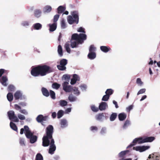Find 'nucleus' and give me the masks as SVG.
Instances as JSON below:
<instances>
[{"label": "nucleus", "instance_id": "nucleus-1", "mask_svg": "<svg viewBox=\"0 0 160 160\" xmlns=\"http://www.w3.org/2000/svg\"><path fill=\"white\" fill-rule=\"evenodd\" d=\"M53 127L52 125H49L47 128L46 135L43 136L42 138V145L44 147H47L50 144L48 152L52 154L56 149V147L54 144V141L52 138Z\"/></svg>", "mask_w": 160, "mask_h": 160}, {"label": "nucleus", "instance_id": "nucleus-2", "mask_svg": "<svg viewBox=\"0 0 160 160\" xmlns=\"http://www.w3.org/2000/svg\"><path fill=\"white\" fill-rule=\"evenodd\" d=\"M50 67L47 65H39L32 69L31 75L34 77L40 75L42 76L46 75L50 72Z\"/></svg>", "mask_w": 160, "mask_h": 160}, {"label": "nucleus", "instance_id": "nucleus-3", "mask_svg": "<svg viewBox=\"0 0 160 160\" xmlns=\"http://www.w3.org/2000/svg\"><path fill=\"white\" fill-rule=\"evenodd\" d=\"M87 36L83 33L79 35L74 33L72 35L71 39V46L72 48H76L79 44L82 43L83 41L86 39Z\"/></svg>", "mask_w": 160, "mask_h": 160}, {"label": "nucleus", "instance_id": "nucleus-4", "mask_svg": "<svg viewBox=\"0 0 160 160\" xmlns=\"http://www.w3.org/2000/svg\"><path fill=\"white\" fill-rule=\"evenodd\" d=\"M25 134L26 137L30 139V142L32 143H34L37 140V137L36 136H33V133L29 130L28 127L25 126L24 128H21L20 130V133L21 134H23L24 132Z\"/></svg>", "mask_w": 160, "mask_h": 160}, {"label": "nucleus", "instance_id": "nucleus-5", "mask_svg": "<svg viewBox=\"0 0 160 160\" xmlns=\"http://www.w3.org/2000/svg\"><path fill=\"white\" fill-rule=\"evenodd\" d=\"M155 139V138L153 137H140L136 138L134 139L132 142V144H131L128 146L127 148H128L135 145L137 143L141 144L146 142H151Z\"/></svg>", "mask_w": 160, "mask_h": 160}, {"label": "nucleus", "instance_id": "nucleus-6", "mask_svg": "<svg viewBox=\"0 0 160 160\" xmlns=\"http://www.w3.org/2000/svg\"><path fill=\"white\" fill-rule=\"evenodd\" d=\"M72 16H69L68 17V22L70 24H72L75 22L78 24V13L77 11H74L72 13Z\"/></svg>", "mask_w": 160, "mask_h": 160}, {"label": "nucleus", "instance_id": "nucleus-7", "mask_svg": "<svg viewBox=\"0 0 160 160\" xmlns=\"http://www.w3.org/2000/svg\"><path fill=\"white\" fill-rule=\"evenodd\" d=\"M67 63V60L66 59H63L60 61V65H57V68L60 70H64L66 69V68L65 66Z\"/></svg>", "mask_w": 160, "mask_h": 160}, {"label": "nucleus", "instance_id": "nucleus-8", "mask_svg": "<svg viewBox=\"0 0 160 160\" xmlns=\"http://www.w3.org/2000/svg\"><path fill=\"white\" fill-rule=\"evenodd\" d=\"M68 84L69 82L67 81L64 82L62 84L63 89L66 92H70L72 90V87Z\"/></svg>", "mask_w": 160, "mask_h": 160}, {"label": "nucleus", "instance_id": "nucleus-9", "mask_svg": "<svg viewBox=\"0 0 160 160\" xmlns=\"http://www.w3.org/2000/svg\"><path fill=\"white\" fill-rule=\"evenodd\" d=\"M150 148L149 146H138L134 147H133V150H135L137 151H139L140 152H144Z\"/></svg>", "mask_w": 160, "mask_h": 160}, {"label": "nucleus", "instance_id": "nucleus-10", "mask_svg": "<svg viewBox=\"0 0 160 160\" xmlns=\"http://www.w3.org/2000/svg\"><path fill=\"white\" fill-rule=\"evenodd\" d=\"M15 99L16 100L20 99L21 100L25 99L26 98L24 95H22V92L20 91H17L14 94Z\"/></svg>", "mask_w": 160, "mask_h": 160}, {"label": "nucleus", "instance_id": "nucleus-11", "mask_svg": "<svg viewBox=\"0 0 160 160\" xmlns=\"http://www.w3.org/2000/svg\"><path fill=\"white\" fill-rule=\"evenodd\" d=\"M80 79L79 76L76 74H74L73 75V78L71 79L70 82V83L71 85H73L75 84L77 81H79Z\"/></svg>", "mask_w": 160, "mask_h": 160}, {"label": "nucleus", "instance_id": "nucleus-12", "mask_svg": "<svg viewBox=\"0 0 160 160\" xmlns=\"http://www.w3.org/2000/svg\"><path fill=\"white\" fill-rule=\"evenodd\" d=\"M60 124L61 128H66L68 126V121L65 119H61L60 120Z\"/></svg>", "mask_w": 160, "mask_h": 160}, {"label": "nucleus", "instance_id": "nucleus-13", "mask_svg": "<svg viewBox=\"0 0 160 160\" xmlns=\"http://www.w3.org/2000/svg\"><path fill=\"white\" fill-rule=\"evenodd\" d=\"M108 107V105L107 103L105 102H102L99 104V108L101 111L105 110Z\"/></svg>", "mask_w": 160, "mask_h": 160}, {"label": "nucleus", "instance_id": "nucleus-14", "mask_svg": "<svg viewBox=\"0 0 160 160\" xmlns=\"http://www.w3.org/2000/svg\"><path fill=\"white\" fill-rule=\"evenodd\" d=\"M42 11L39 9H36L34 10V16L37 18L40 17L42 14Z\"/></svg>", "mask_w": 160, "mask_h": 160}, {"label": "nucleus", "instance_id": "nucleus-15", "mask_svg": "<svg viewBox=\"0 0 160 160\" xmlns=\"http://www.w3.org/2000/svg\"><path fill=\"white\" fill-rule=\"evenodd\" d=\"M47 117H44L43 115H40L37 118V120L38 122H42L44 121H45Z\"/></svg>", "mask_w": 160, "mask_h": 160}, {"label": "nucleus", "instance_id": "nucleus-16", "mask_svg": "<svg viewBox=\"0 0 160 160\" xmlns=\"http://www.w3.org/2000/svg\"><path fill=\"white\" fill-rule=\"evenodd\" d=\"M52 7L49 5L45 6L43 8V12L44 13H48L50 12L52 10Z\"/></svg>", "mask_w": 160, "mask_h": 160}, {"label": "nucleus", "instance_id": "nucleus-17", "mask_svg": "<svg viewBox=\"0 0 160 160\" xmlns=\"http://www.w3.org/2000/svg\"><path fill=\"white\" fill-rule=\"evenodd\" d=\"M49 30L51 32H53L55 31L57 28V24L56 23H54L52 24H49Z\"/></svg>", "mask_w": 160, "mask_h": 160}, {"label": "nucleus", "instance_id": "nucleus-18", "mask_svg": "<svg viewBox=\"0 0 160 160\" xmlns=\"http://www.w3.org/2000/svg\"><path fill=\"white\" fill-rule=\"evenodd\" d=\"M32 27L35 30H39L42 28V25L40 23H37L33 25Z\"/></svg>", "mask_w": 160, "mask_h": 160}, {"label": "nucleus", "instance_id": "nucleus-19", "mask_svg": "<svg viewBox=\"0 0 160 160\" xmlns=\"http://www.w3.org/2000/svg\"><path fill=\"white\" fill-rule=\"evenodd\" d=\"M100 49L102 51L105 53L111 50L109 47L105 46H101Z\"/></svg>", "mask_w": 160, "mask_h": 160}, {"label": "nucleus", "instance_id": "nucleus-20", "mask_svg": "<svg viewBox=\"0 0 160 160\" xmlns=\"http://www.w3.org/2000/svg\"><path fill=\"white\" fill-rule=\"evenodd\" d=\"M42 92L44 96L46 97H48L49 96V92L46 88H42Z\"/></svg>", "mask_w": 160, "mask_h": 160}, {"label": "nucleus", "instance_id": "nucleus-21", "mask_svg": "<svg viewBox=\"0 0 160 160\" xmlns=\"http://www.w3.org/2000/svg\"><path fill=\"white\" fill-rule=\"evenodd\" d=\"M126 117L127 115L124 113H121L118 115V118L120 121L124 120L126 118Z\"/></svg>", "mask_w": 160, "mask_h": 160}, {"label": "nucleus", "instance_id": "nucleus-22", "mask_svg": "<svg viewBox=\"0 0 160 160\" xmlns=\"http://www.w3.org/2000/svg\"><path fill=\"white\" fill-rule=\"evenodd\" d=\"M96 118L98 120L102 121L104 118L103 113H100L96 116Z\"/></svg>", "mask_w": 160, "mask_h": 160}, {"label": "nucleus", "instance_id": "nucleus-23", "mask_svg": "<svg viewBox=\"0 0 160 160\" xmlns=\"http://www.w3.org/2000/svg\"><path fill=\"white\" fill-rule=\"evenodd\" d=\"M88 57L91 59H93L96 57V53L95 52H89L88 55Z\"/></svg>", "mask_w": 160, "mask_h": 160}, {"label": "nucleus", "instance_id": "nucleus-24", "mask_svg": "<svg viewBox=\"0 0 160 160\" xmlns=\"http://www.w3.org/2000/svg\"><path fill=\"white\" fill-rule=\"evenodd\" d=\"M66 9V8L65 7H64L62 6H59L58 8V13H61L63 12H64Z\"/></svg>", "mask_w": 160, "mask_h": 160}, {"label": "nucleus", "instance_id": "nucleus-25", "mask_svg": "<svg viewBox=\"0 0 160 160\" xmlns=\"http://www.w3.org/2000/svg\"><path fill=\"white\" fill-rule=\"evenodd\" d=\"M68 99L70 102H73L76 101L77 98L76 97L71 94L69 95L68 97Z\"/></svg>", "mask_w": 160, "mask_h": 160}, {"label": "nucleus", "instance_id": "nucleus-26", "mask_svg": "<svg viewBox=\"0 0 160 160\" xmlns=\"http://www.w3.org/2000/svg\"><path fill=\"white\" fill-rule=\"evenodd\" d=\"M72 91H73L74 94L77 96L79 95L80 93V92L78 90V88L77 87H74L73 88Z\"/></svg>", "mask_w": 160, "mask_h": 160}, {"label": "nucleus", "instance_id": "nucleus-27", "mask_svg": "<svg viewBox=\"0 0 160 160\" xmlns=\"http://www.w3.org/2000/svg\"><path fill=\"white\" fill-rule=\"evenodd\" d=\"M59 105L61 107H64L67 105V101L64 100H61L59 102Z\"/></svg>", "mask_w": 160, "mask_h": 160}, {"label": "nucleus", "instance_id": "nucleus-28", "mask_svg": "<svg viewBox=\"0 0 160 160\" xmlns=\"http://www.w3.org/2000/svg\"><path fill=\"white\" fill-rule=\"evenodd\" d=\"M70 43L69 42L66 43L64 45V47L67 51L69 53H70L71 50L69 48Z\"/></svg>", "mask_w": 160, "mask_h": 160}, {"label": "nucleus", "instance_id": "nucleus-29", "mask_svg": "<svg viewBox=\"0 0 160 160\" xmlns=\"http://www.w3.org/2000/svg\"><path fill=\"white\" fill-rule=\"evenodd\" d=\"M64 111L62 110H59L57 113V118H61L63 115Z\"/></svg>", "mask_w": 160, "mask_h": 160}, {"label": "nucleus", "instance_id": "nucleus-30", "mask_svg": "<svg viewBox=\"0 0 160 160\" xmlns=\"http://www.w3.org/2000/svg\"><path fill=\"white\" fill-rule=\"evenodd\" d=\"M8 116L10 120L12 119V118L15 115L14 112L13 111H11L8 112Z\"/></svg>", "mask_w": 160, "mask_h": 160}, {"label": "nucleus", "instance_id": "nucleus-31", "mask_svg": "<svg viewBox=\"0 0 160 160\" xmlns=\"http://www.w3.org/2000/svg\"><path fill=\"white\" fill-rule=\"evenodd\" d=\"M21 24L23 27H27L29 25V22L27 21H23L21 22Z\"/></svg>", "mask_w": 160, "mask_h": 160}, {"label": "nucleus", "instance_id": "nucleus-32", "mask_svg": "<svg viewBox=\"0 0 160 160\" xmlns=\"http://www.w3.org/2000/svg\"><path fill=\"white\" fill-rule=\"evenodd\" d=\"M60 84L56 82L54 83L52 85V88L56 89H58L60 87Z\"/></svg>", "mask_w": 160, "mask_h": 160}, {"label": "nucleus", "instance_id": "nucleus-33", "mask_svg": "<svg viewBox=\"0 0 160 160\" xmlns=\"http://www.w3.org/2000/svg\"><path fill=\"white\" fill-rule=\"evenodd\" d=\"M10 126L11 128H12L14 130L17 131L18 130L17 128L16 125L12 122H11L10 123Z\"/></svg>", "mask_w": 160, "mask_h": 160}, {"label": "nucleus", "instance_id": "nucleus-34", "mask_svg": "<svg viewBox=\"0 0 160 160\" xmlns=\"http://www.w3.org/2000/svg\"><path fill=\"white\" fill-rule=\"evenodd\" d=\"M113 92V90L111 89H107L106 91L105 92V93L106 95H107L108 96L110 97V96L111 95Z\"/></svg>", "mask_w": 160, "mask_h": 160}, {"label": "nucleus", "instance_id": "nucleus-35", "mask_svg": "<svg viewBox=\"0 0 160 160\" xmlns=\"http://www.w3.org/2000/svg\"><path fill=\"white\" fill-rule=\"evenodd\" d=\"M117 116V114L116 113H112L111 115L110 118V120L111 121H113L116 119Z\"/></svg>", "mask_w": 160, "mask_h": 160}, {"label": "nucleus", "instance_id": "nucleus-36", "mask_svg": "<svg viewBox=\"0 0 160 160\" xmlns=\"http://www.w3.org/2000/svg\"><path fill=\"white\" fill-rule=\"evenodd\" d=\"M7 98L9 101H12L13 99V96L11 93H9L7 95Z\"/></svg>", "mask_w": 160, "mask_h": 160}, {"label": "nucleus", "instance_id": "nucleus-37", "mask_svg": "<svg viewBox=\"0 0 160 160\" xmlns=\"http://www.w3.org/2000/svg\"><path fill=\"white\" fill-rule=\"evenodd\" d=\"M35 160H43V158L42 155L39 153H38L36 156Z\"/></svg>", "mask_w": 160, "mask_h": 160}, {"label": "nucleus", "instance_id": "nucleus-38", "mask_svg": "<svg viewBox=\"0 0 160 160\" xmlns=\"http://www.w3.org/2000/svg\"><path fill=\"white\" fill-rule=\"evenodd\" d=\"M58 51L59 55L60 56H62L63 55L62 52V49L61 46L60 45H59L58 46Z\"/></svg>", "mask_w": 160, "mask_h": 160}, {"label": "nucleus", "instance_id": "nucleus-39", "mask_svg": "<svg viewBox=\"0 0 160 160\" xmlns=\"http://www.w3.org/2000/svg\"><path fill=\"white\" fill-rule=\"evenodd\" d=\"M61 27L62 29H64L66 27V24L65 22V21L64 19H62L61 21Z\"/></svg>", "mask_w": 160, "mask_h": 160}, {"label": "nucleus", "instance_id": "nucleus-40", "mask_svg": "<svg viewBox=\"0 0 160 160\" xmlns=\"http://www.w3.org/2000/svg\"><path fill=\"white\" fill-rule=\"evenodd\" d=\"M79 87L82 91H86L87 88V85L84 84L81 85Z\"/></svg>", "mask_w": 160, "mask_h": 160}, {"label": "nucleus", "instance_id": "nucleus-41", "mask_svg": "<svg viewBox=\"0 0 160 160\" xmlns=\"http://www.w3.org/2000/svg\"><path fill=\"white\" fill-rule=\"evenodd\" d=\"M128 152V150L124 151L121 152L118 154L119 157H123Z\"/></svg>", "mask_w": 160, "mask_h": 160}, {"label": "nucleus", "instance_id": "nucleus-42", "mask_svg": "<svg viewBox=\"0 0 160 160\" xmlns=\"http://www.w3.org/2000/svg\"><path fill=\"white\" fill-rule=\"evenodd\" d=\"M90 129L91 131L93 132H95L97 131L98 129V128L97 127L94 126L91 127L90 128Z\"/></svg>", "mask_w": 160, "mask_h": 160}, {"label": "nucleus", "instance_id": "nucleus-43", "mask_svg": "<svg viewBox=\"0 0 160 160\" xmlns=\"http://www.w3.org/2000/svg\"><path fill=\"white\" fill-rule=\"evenodd\" d=\"M130 122L129 120H127L123 126V128L124 129L126 128L130 125Z\"/></svg>", "mask_w": 160, "mask_h": 160}, {"label": "nucleus", "instance_id": "nucleus-44", "mask_svg": "<svg viewBox=\"0 0 160 160\" xmlns=\"http://www.w3.org/2000/svg\"><path fill=\"white\" fill-rule=\"evenodd\" d=\"M50 95L51 98L53 99H55L56 98V97H55V93L54 92H53V91H52V90H50Z\"/></svg>", "mask_w": 160, "mask_h": 160}, {"label": "nucleus", "instance_id": "nucleus-45", "mask_svg": "<svg viewBox=\"0 0 160 160\" xmlns=\"http://www.w3.org/2000/svg\"><path fill=\"white\" fill-rule=\"evenodd\" d=\"M19 143L22 146H25V144L24 139L20 138L19 139Z\"/></svg>", "mask_w": 160, "mask_h": 160}, {"label": "nucleus", "instance_id": "nucleus-46", "mask_svg": "<svg viewBox=\"0 0 160 160\" xmlns=\"http://www.w3.org/2000/svg\"><path fill=\"white\" fill-rule=\"evenodd\" d=\"M96 48L94 47L93 45H91L90 46L89 51V52H94L95 51Z\"/></svg>", "mask_w": 160, "mask_h": 160}, {"label": "nucleus", "instance_id": "nucleus-47", "mask_svg": "<svg viewBox=\"0 0 160 160\" xmlns=\"http://www.w3.org/2000/svg\"><path fill=\"white\" fill-rule=\"evenodd\" d=\"M109 98V97L107 95H104L102 98V100L104 101H107L108 100Z\"/></svg>", "mask_w": 160, "mask_h": 160}, {"label": "nucleus", "instance_id": "nucleus-48", "mask_svg": "<svg viewBox=\"0 0 160 160\" xmlns=\"http://www.w3.org/2000/svg\"><path fill=\"white\" fill-rule=\"evenodd\" d=\"M136 83L139 86H142L143 84V82L141 81L140 78H137L136 80Z\"/></svg>", "mask_w": 160, "mask_h": 160}, {"label": "nucleus", "instance_id": "nucleus-49", "mask_svg": "<svg viewBox=\"0 0 160 160\" xmlns=\"http://www.w3.org/2000/svg\"><path fill=\"white\" fill-rule=\"evenodd\" d=\"M107 132V128L105 127H103L102 128L100 133L102 134H105Z\"/></svg>", "mask_w": 160, "mask_h": 160}, {"label": "nucleus", "instance_id": "nucleus-50", "mask_svg": "<svg viewBox=\"0 0 160 160\" xmlns=\"http://www.w3.org/2000/svg\"><path fill=\"white\" fill-rule=\"evenodd\" d=\"M62 78L65 80H69L70 77L69 75L65 74L63 76Z\"/></svg>", "mask_w": 160, "mask_h": 160}, {"label": "nucleus", "instance_id": "nucleus-51", "mask_svg": "<svg viewBox=\"0 0 160 160\" xmlns=\"http://www.w3.org/2000/svg\"><path fill=\"white\" fill-rule=\"evenodd\" d=\"M92 110L94 112H97L98 111V107H96L94 105H92L91 106Z\"/></svg>", "mask_w": 160, "mask_h": 160}, {"label": "nucleus", "instance_id": "nucleus-52", "mask_svg": "<svg viewBox=\"0 0 160 160\" xmlns=\"http://www.w3.org/2000/svg\"><path fill=\"white\" fill-rule=\"evenodd\" d=\"M146 89L145 88H142L140 89L137 93V95H138L140 94H142L144 93L146 91Z\"/></svg>", "mask_w": 160, "mask_h": 160}, {"label": "nucleus", "instance_id": "nucleus-53", "mask_svg": "<svg viewBox=\"0 0 160 160\" xmlns=\"http://www.w3.org/2000/svg\"><path fill=\"white\" fill-rule=\"evenodd\" d=\"M18 118L22 120H24L25 119V117L23 115L21 114H18Z\"/></svg>", "mask_w": 160, "mask_h": 160}, {"label": "nucleus", "instance_id": "nucleus-54", "mask_svg": "<svg viewBox=\"0 0 160 160\" xmlns=\"http://www.w3.org/2000/svg\"><path fill=\"white\" fill-rule=\"evenodd\" d=\"M14 87L12 85H9L8 88V89L9 91H12L14 90Z\"/></svg>", "mask_w": 160, "mask_h": 160}, {"label": "nucleus", "instance_id": "nucleus-55", "mask_svg": "<svg viewBox=\"0 0 160 160\" xmlns=\"http://www.w3.org/2000/svg\"><path fill=\"white\" fill-rule=\"evenodd\" d=\"M59 17V15L58 14L54 16L53 20V21L54 23H56V22L58 20Z\"/></svg>", "mask_w": 160, "mask_h": 160}, {"label": "nucleus", "instance_id": "nucleus-56", "mask_svg": "<svg viewBox=\"0 0 160 160\" xmlns=\"http://www.w3.org/2000/svg\"><path fill=\"white\" fill-rule=\"evenodd\" d=\"M13 121L16 122H18L19 121V119L15 115L12 118V119Z\"/></svg>", "mask_w": 160, "mask_h": 160}, {"label": "nucleus", "instance_id": "nucleus-57", "mask_svg": "<svg viewBox=\"0 0 160 160\" xmlns=\"http://www.w3.org/2000/svg\"><path fill=\"white\" fill-rule=\"evenodd\" d=\"M133 108V106L131 105L126 108V110L128 112H129Z\"/></svg>", "mask_w": 160, "mask_h": 160}, {"label": "nucleus", "instance_id": "nucleus-58", "mask_svg": "<svg viewBox=\"0 0 160 160\" xmlns=\"http://www.w3.org/2000/svg\"><path fill=\"white\" fill-rule=\"evenodd\" d=\"M20 112L25 115L28 114V112L25 109L20 110Z\"/></svg>", "mask_w": 160, "mask_h": 160}, {"label": "nucleus", "instance_id": "nucleus-59", "mask_svg": "<svg viewBox=\"0 0 160 160\" xmlns=\"http://www.w3.org/2000/svg\"><path fill=\"white\" fill-rule=\"evenodd\" d=\"M78 32L85 33L84 29L82 27H80L77 30Z\"/></svg>", "mask_w": 160, "mask_h": 160}, {"label": "nucleus", "instance_id": "nucleus-60", "mask_svg": "<svg viewBox=\"0 0 160 160\" xmlns=\"http://www.w3.org/2000/svg\"><path fill=\"white\" fill-rule=\"evenodd\" d=\"M14 107L15 109L17 110H19V112L20 110H21L20 107L18 104H15L14 105Z\"/></svg>", "mask_w": 160, "mask_h": 160}, {"label": "nucleus", "instance_id": "nucleus-61", "mask_svg": "<svg viewBox=\"0 0 160 160\" xmlns=\"http://www.w3.org/2000/svg\"><path fill=\"white\" fill-rule=\"evenodd\" d=\"M71 110V108H67L65 111V113H68L70 112Z\"/></svg>", "mask_w": 160, "mask_h": 160}, {"label": "nucleus", "instance_id": "nucleus-62", "mask_svg": "<svg viewBox=\"0 0 160 160\" xmlns=\"http://www.w3.org/2000/svg\"><path fill=\"white\" fill-rule=\"evenodd\" d=\"M113 103L115 105V106L116 108H118L117 102L115 100L113 101Z\"/></svg>", "mask_w": 160, "mask_h": 160}, {"label": "nucleus", "instance_id": "nucleus-63", "mask_svg": "<svg viewBox=\"0 0 160 160\" xmlns=\"http://www.w3.org/2000/svg\"><path fill=\"white\" fill-rule=\"evenodd\" d=\"M4 72V70L3 69H0V77H1Z\"/></svg>", "mask_w": 160, "mask_h": 160}, {"label": "nucleus", "instance_id": "nucleus-64", "mask_svg": "<svg viewBox=\"0 0 160 160\" xmlns=\"http://www.w3.org/2000/svg\"><path fill=\"white\" fill-rule=\"evenodd\" d=\"M19 105H21L22 107H25L26 106L27 103L25 102H22L19 103Z\"/></svg>", "mask_w": 160, "mask_h": 160}]
</instances>
